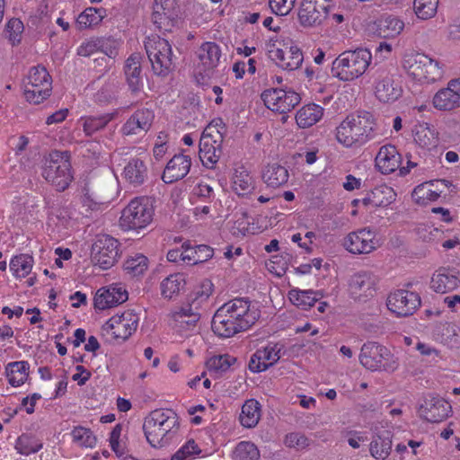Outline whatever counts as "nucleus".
I'll list each match as a JSON object with an SVG mask.
<instances>
[{
	"label": "nucleus",
	"instance_id": "obj_48",
	"mask_svg": "<svg viewBox=\"0 0 460 460\" xmlns=\"http://www.w3.org/2000/svg\"><path fill=\"white\" fill-rule=\"evenodd\" d=\"M118 82L111 80L106 82L94 94V101L99 104H110L115 99L118 93Z\"/></svg>",
	"mask_w": 460,
	"mask_h": 460
},
{
	"label": "nucleus",
	"instance_id": "obj_52",
	"mask_svg": "<svg viewBox=\"0 0 460 460\" xmlns=\"http://www.w3.org/2000/svg\"><path fill=\"white\" fill-rule=\"evenodd\" d=\"M102 19L101 10L96 8H86L76 19V25L80 30L87 29L97 25Z\"/></svg>",
	"mask_w": 460,
	"mask_h": 460
},
{
	"label": "nucleus",
	"instance_id": "obj_26",
	"mask_svg": "<svg viewBox=\"0 0 460 460\" xmlns=\"http://www.w3.org/2000/svg\"><path fill=\"white\" fill-rule=\"evenodd\" d=\"M375 161L376 168L382 173L389 174L399 168L401 155L394 146L385 145L379 149Z\"/></svg>",
	"mask_w": 460,
	"mask_h": 460
},
{
	"label": "nucleus",
	"instance_id": "obj_43",
	"mask_svg": "<svg viewBox=\"0 0 460 460\" xmlns=\"http://www.w3.org/2000/svg\"><path fill=\"white\" fill-rule=\"evenodd\" d=\"M213 255L214 250L208 245L200 244L192 247L190 244L185 243V258L187 259V262L190 264L205 262L211 259Z\"/></svg>",
	"mask_w": 460,
	"mask_h": 460
},
{
	"label": "nucleus",
	"instance_id": "obj_57",
	"mask_svg": "<svg viewBox=\"0 0 460 460\" xmlns=\"http://www.w3.org/2000/svg\"><path fill=\"white\" fill-rule=\"evenodd\" d=\"M287 447L303 450L310 446V439L301 432L288 433L283 440Z\"/></svg>",
	"mask_w": 460,
	"mask_h": 460
},
{
	"label": "nucleus",
	"instance_id": "obj_55",
	"mask_svg": "<svg viewBox=\"0 0 460 460\" xmlns=\"http://www.w3.org/2000/svg\"><path fill=\"white\" fill-rule=\"evenodd\" d=\"M170 315L171 317H176L177 315L183 317L189 316V318L192 319L191 321L199 322L201 315L199 303L197 301V298L193 299L191 302L184 303L172 311Z\"/></svg>",
	"mask_w": 460,
	"mask_h": 460
},
{
	"label": "nucleus",
	"instance_id": "obj_28",
	"mask_svg": "<svg viewBox=\"0 0 460 460\" xmlns=\"http://www.w3.org/2000/svg\"><path fill=\"white\" fill-rule=\"evenodd\" d=\"M141 57L138 53L132 54L125 64V75L128 88L132 93H138L143 86L141 77Z\"/></svg>",
	"mask_w": 460,
	"mask_h": 460
},
{
	"label": "nucleus",
	"instance_id": "obj_25",
	"mask_svg": "<svg viewBox=\"0 0 460 460\" xmlns=\"http://www.w3.org/2000/svg\"><path fill=\"white\" fill-rule=\"evenodd\" d=\"M191 159L182 154L175 155L166 164L162 179L165 183H172L184 178L190 172Z\"/></svg>",
	"mask_w": 460,
	"mask_h": 460
},
{
	"label": "nucleus",
	"instance_id": "obj_46",
	"mask_svg": "<svg viewBox=\"0 0 460 460\" xmlns=\"http://www.w3.org/2000/svg\"><path fill=\"white\" fill-rule=\"evenodd\" d=\"M414 141L420 146L427 149L436 147L438 143V139L434 130L427 125H420L416 128L414 133Z\"/></svg>",
	"mask_w": 460,
	"mask_h": 460
},
{
	"label": "nucleus",
	"instance_id": "obj_63",
	"mask_svg": "<svg viewBox=\"0 0 460 460\" xmlns=\"http://www.w3.org/2000/svg\"><path fill=\"white\" fill-rule=\"evenodd\" d=\"M99 51L104 53L111 58H114L118 55V42L110 38H100Z\"/></svg>",
	"mask_w": 460,
	"mask_h": 460
},
{
	"label": "nucleus",
	"instance_id": "obj_47",
	"mask_svg": "<svg viewBox=\"0 0 460 460\" xmlns=\"http://www.w3.org/2000/svg\"><path fill=\"white\" fill-rule=\"evenodd\" d=\"M169 6L170 5H166L164 1L155 0L152 21L159 30H171L170 26L172 25V21L166 13Z\"/></svg>",
	"mask_w": 460,
	"mask_h": 460
},
{
	"label": "nucleus",
	"instance_id": "obj_23",
	"mask_svg": "<svg viewBox=\"0 0 460 460\" xmlns=\"http://www.w3.org/2000/svg\"><path fill=\"white\" fill-rule=\"evenodd\" d=\"M451 406L447 402L439 397L426 398L419 409L420 416L429 422H440L444 420L450 411Z\"/></svg>",
	"mask_w": 460,
	"mask_h": 460
},
{
	"label": "nucleus",
	"instance_id": "obj_49",
	"mask_svg": "<svg viewBox=\"0 0 460 460\" xmlns=\"http://www.w3.org/2000/svg\"><path fill=\"white\" fill-rule=\"evenodd\" d=\"M234 460H259L260 451L250 441H242L237 444L233 453Z\"/></svg>",
	"mask_w": 460,
	"mask_h": 460
},
{
	"label": "nucleus",
	"instance_id": "obj_21",
	"mask_svg": "<svg viewBox=\"0 0 460 460\" xmlns=\"http://www.w3.org/2000/svg\"><path fill=\"white\" fill-rule=\"evenodd\" d=\"M283 346L279 343H269L262 349H259L251 357L249 369L253 373L265 371L277 363L281 358Z\"/></svg>",
	"mask_w": 460,
	"mask_h": 460
},
{
	"label": "nucleus",
	"instance_id": "obj_14",
	"mask_svg": "<svg viewBox=\"0 0 460 460\" xmlns=\"http://www.w3.org/2000/svg\"><path fill=\"white\" fill-rule=\"evenodd\" d=\"M261 99L268 109L279 113H287L292 111L301 100L299 94L296 92L285 91L279 88H270L263 91Z\"/></svg>",
	"mask_w": 460,
	"mask_h": 460
},
{
	"label": "nucleus",
	"instance_id": "obj_12",
	"mask_svg": "<svg viewBox=\"0 0 460 460\" xmlns=\"http://www.w3.org/2000/svg\"><path fill=\"white\" fill-rule=\"evenodd\" d=\"M119 241L109 234L96 235L92 244V261L102 270L111 268L119 257Z\"/></svg>",
	"mask_w": 460,
	"mask_h": 460
},
{
	"label": "nucleus",
	"instance_id": "obj_35",
	"mask_svg": "<svg viewBox=\"0 0 460 460\" xmlns=\"http://www.w3.org/2000/svg\"><path fill=\"white\" fill-rule=\"evenodd\" d=\"M404 28V23L394 15H385L377 22V33L381 38H394L399 35Z\"/></svg>",
	"mask_w": 460,
	"mask_h": 460
},
{
	"label": "nucleus",
	"instance_id": "obj_42",
	"mask_svg": "<svg viewBox=\"0 0 460 460\" xmlns=\"http://www.w3.org/2000/svg\"><path fill=\"white\" fill-rule=\"evenodd\" d=\"M235 360V358L227 354L217 355L208 358L206 362V367L211 376L220 377L230 368Z\"/></svg>",
	"mask_w": 460,
	"mask_h": 460
},
{
	"label": "nucleus",
	"instance_id": "obj_41",
	"mask_svg": "<svg viewBox=\"0 0 460 460\" xmlns=\"http://www.w3.org/2000/svg\"><path fill=\"white\" fill-rule=\"evenodd\" d=\"M320 297L318 293L312 290L291 289L288 292L290 302L303 310L312 307Z\"/></svg>",
	"mask_w": 460,
	"mask_h": 460
},
{
	"label": "nucleus",
	"instance_id": "obj_15",
	"mask_svg": "<svg viewBox=\"0 0 460 460\" xmlns=\"http://www.w3.org/2000/svg\"><path fill=\"white\" fill-rule=\"evenodd\" d=\"M332 0H303L298 10V20L304 27L320 25L328 16Z\"/></svg>",
	"mask_w": 460,
	"mask_h": 460
},
{
	"label": "nucleus",
	"instance_id": "obj_16",
	"mask_svg": "<svg viewBox=\"0 0 460 460\" xmlns=\"http://www.w3.org/2000/svg\"><path fill=\"white\" fill-rule=\"evenodd\" d=\"M375 93L376 98L383 102H393L402 94V87L397 84L386 68L378 67L373 74Z\"/></svg>",
	"mask_w": 460,
	"mask_h": 460
},
{
	"label": "nucleus",
	"instance_id": "obj_22",
	"mask_svg": "<svg viewBox=\"0 0 460 460\" xmlns=\"http://www.w3.org/2000/svg\"><path fill=\"white\" fill-rule=\"evenodd\" d=\"M155 119L153 111L143 108L136 111L124 123L121 133L124 136H142L151 128Z\"/></svg>",
	"mask_w": 460,
	"mask_h": 460
},
{
	"label": "nucleus",
	"instance_id": "obj_1",
	"mask_svg": "<svg viewBox=\"0 0 460 460\" xmlns=\"http://www.w3.org/2000/svg\"><path fill=\"white\" fill-rule=\"evenodd\" d=\"M260 317L261 312L252 301L236 297L217 310L211 326L217 336L230 338L250 329Z\"/></svg>",
	"mask_w": 460,
	"mask_h": 460
},
{
	"label": "nucleus",
	"instance_id": "obj_11",
	"mask_svg": "<svg viewBox=\"0 0 460 460\" xmlns=\"http://www.w3.org/2000/svg\"><path fill=\"white\" fill-rule=\"evenodd\" d=\"M23 85L26 100L40 104L50 95L52 80L44 66H37L31 68Z\"/></svg>",
	"mask_w": 460,
	"mask_h": 460
},
{
	"label": "nucleus",
	"instance_id": "obj_6",
	"mask_svg": "<svg viewBox=\"0 0 460 460\" xmlns=\"http://www.w3.org/2000/svg\"><path fill=\"white\" fill-rule=\"evenodd\" d=\"M145 49L155 75L166 76L174 69L175 57L167 40L157 35L150 36L145 41Z\"/></svg>",
	"mask_w": 460,
	"mask_h": 460
},
{
	"label": "nucleus",
	"instance_id": "obj_40",
	"mask_svg": "<svg viewBox=\"0 0 460 460\" xmlns=\"http://www.w3.org/2000/svg\"><path fill=\"white\" fill-rule=\"evenodd\" d=\"M117 115V112L105 113L100 116H87L81 118L83 128L87 136H92L95 132L103 129L110 121Z\"/></svg>",
	"mask_w": 460,
	"mask_h": 460
},
{
	"label": "nucleus",
	"instance_id": "obj_20",
	"mask_svg": "<svg viewBox=\"0 0 460 460\" xmlns=\"http://www.w3.org/2000/svg\"><path fill=\"white\" fill-rule=\"evenodd\" d=\"M269 57L278 66L288 71L299 68L304 60L302 50L293 44L285 45L284 49H271L269 51Z\"/></svg>",
	"mask_w": 460,
	"mask_h": 460
},
{
	"label": "nucleus",
	"instance_id": "obj_44",
	"mask_svg": "<svg viewBox=\"0 0 460 460\" xmlns=\"http://www.w3.org/2000/svg\"><path fill=\"white\" fill-rule=\"evenodd\" d=\"M33 266V258L27 254L14 256L10 261V270L17 279L28 276Z\"/></svg>",
	"mask_w": 460,
	"mask_h": 460
},
{
	"label": "nucleus",
	"instance_id": "obj_61",
	"mask_svg": "<svg viewBox=\"0 0 460 460\" xmlns=\"http://www.w3.org/2000/svg\"><path fill=\"white\" fill-rule=\"evenodd\" d=\"M84 205L89 207L91 209H99L101 206L106 203V199L97 195L88 187L84 188Z\"/></svg>",
	"mask_w": 460,
	"mask_h": 460
},
{
	"label": "nucleus",
	"instance_id": "obj_19",
	"mask_svg": "<svg viewBox=\"0 0 460 460\" xmlns=\"http://www.w3.org/2000/svg\"><path fill=\"white\" fill-rule=\"evenodd\" d=\"M348 252L353 254L370 253L377 247L376 234L369 229L363 228L349 233L343 242Z\"/></svg>",
	"mask_w": 460,
	"mask_h": 460
},
{
	"label": "nucleus",
	"instance_id": "obj_39",
	"mask_svg": "<svg viewBox=\"0 0 460 460\" xmlns=\"http://www.w3.org/2000/svg\"><path fill=\"white\" fill-rule=\"evenodd\" d=\"M29 364L26 361L9 363L5 367L8 382L12 386H20L24 384L29 375Z\"/></svg>",
	"mask_w": 460,
	"mask_h": 460
},
{
	"label": "nucleus",
	"instance_id": "obj_56",
	"mask_svg": "<svg viewBox=\"0 0 460 460\" xmlns=\"http://www.w3.org/2000/svg\"><path fill=\"white\" fill-rule=\"evenodd\" d=\"M73 440L81 447L93 448L97 442L96 437L90 429L84 427H75L71 433Z\"/></svg>",
	"mask_w": 460,
	"mask_h": 460
},
{
	"label": "nucleus",
	"instance_id": "obj_64",
	"mask_svg": "<svg viewBox=\"0 0 460 460\" xmlns=\"http://www.w3.org/2000/svg\"><path fill=\"white\" fill-rule=\"evenodd\" d=\"M172 319L175 322L176 328L180 332L184 331H192L196 327L198 322H193L191 318L183 317L181 315H177L176 317H172Z\"/></svg>",
	"mask_w": 460,
	"mask_h": 460
},
{
	"label": "nucleus",
	"instance_id": "obj_54",
	"mask_svg": "<svg viewBox=\"0 0 460 460\" xmlns=\"http://www.w3.org/2000/svg\"><path fill=\"white\" fill-rule=\"evenodd\" d=\"M438 6V0H414L413 7L416 15L422 19L427 20L432 18Z\"/></svg>",
	"mask_w": 460,
	"mask_h": 460
},
{
	"label": "nucleus",
	"instance_id": "obj_62",
	"mask_svg": "<svg viewBox=\"0 0 460 460\" xmlns=\"http://www.w3.org/2000/svg\"><path fill=\"white\" fill-rule=\"evenodd\" d=\"M100 38H91L84 41L77 49V55L90 57L99 51Z\"/></svg>",
	"mask_w": 460,
	"mask_h": 460
},
{
	"label": "nucleus",
	"instance_id": "obj_60",
	"mask_svg": "<svg viewBox=\"0 0 460 460\" xmlns=\"http://www.w3.org/2000/svg\"><path fill=\"white\" fill-rule=\"evenodd\" d=\"M296 0H269L271 11L280 16L288 14L294 8Z\"/></svg>",
	"mask_w": 460,
	"mask_h": 460
},
{
	"label": "nucleus",
	"instance_id": "obj_58",
	"mask_svg": "<svg viewBox=\"0 0 460 460\" xmlns=\"http://www.w3.org/2000/svg\"><path fill=\"white\" fill-rule=\"evenodd\" d=\"M5 31L9 40L16 45L21 42L24 26L20 19L13 18L7 22Z\"/></svg>",
	"mask_w": 460,
	"mask_h": 460
},
{
	"label": "nucleus",
	"instance_id": "obj_36",
	"mask_svg": "<svg viewBox=\"0 0 460 460\" xmlns=\"http://www.w3.org/2000/svg\"><path fill=\"white\" fill-rule=\"evenodd\" d=\"M264 182L272 188L285 184L288 180V172L286 167L275 163L268 164L262 172Z\"/></svg>",
	"mask_w": 460,
	"mask_h": 460
},
{
	"label": "nucleus",
	"instance_id": "obj_13",
	"mask_svg": "<svg viewBox=\"0 0 460 460\" xmlns=\"http://www.w3.org/2000/svg\"><path fill=\"white\" fill-rule=\"evenodd\" d=\"M378 281L377 276L371 271L361 270L356 272L349 279V294L356 301L367 302L375 296Z\"/></svg>",
	"mask_w": 460,
	"mask_h": 460
},
{
	"label": "nucleus",
	"instance_id": "obj_3",
	"mask_svg": "<svg viewBox=\"0 0 460 460\" xmlns=\"http://www.w3.org/2000/svg\"><path fill=\"white\" fill-rule=\"evenodd\" d=\"M178 427V418L171 410L153 411L144 420L143 430L147 442L153 447L167 445Z\"/></svg>",
	"mask_w": 460,
	"mask_h": 460
},
{
	"label": "nucleus",
	"instance_id": "obj_8",
	"mask_svg": "<svg viewBox=\"0 0 460 460\" xmlns=\"http://www.w3.org/2000/svg\"><path fill=\"white\" fill-rule=\"evenodd\" d=\"M359 362L371 371H394L398 367L397 359L390 350L374 341H367L361 347Z\"/></svg>",
	"mask_w": 460,
	"mask_h": 460
},
{
	"label": "nucleus",
	"instance_id": "obj_29",
	"mask_svg": "<svg viewBox=\"0 0 460 460\" xmlns=\"http://www.w3.org/2000/svg\"><path fill=\"white\" fill-rule=\"evenodd\" d=\"M433 107L440 111H451L460 107V100L447 83V87L439 89L432 98Z\"/></svg>",
	"mask_w": 460,
	"mask_h": 460
},
{
	"label": "nucleus",
	"instance_id": "obj_30",
	"mask_svg": "<svg viewBox=\"0 0 460 460\" xmlns=\"http://www.w3.org/2000/svg\"><path fill=\"white\" fill-rule=\"evenodd\" d=\"M148 176V170L144 161L138 158L131 159L124 168L123 177L134 187L142 185Z\"/></svg>",
	"mask_w": 460,
	"mask_h": 460
},
{
	"label": "nucleus",
	"instance_id": "obj_33",
	"mask_svg": "<svg viewBox=\"0 0 460 460\" xmlns=\"http://www.w3.org/2000/svg\"><path fill=\"white\" fill-rule=\"evenodd\" d=\"M323 115V109L317 104H308L302 107L296 115L299 128H306L318 122Z\"/></svg>",
	"mask_w": 460,
	"mask_h": 460
},
{
	"label": "nucleus",
	"instance_id": "obj_32",
	"mask_svg": "<svg viewBox=\"0 0 460 460\" xmlns=\"http://www.w3.org/2000/svg\"><path fill=\"white\" fill-rule=\"evenodd\" d=\"M232 184L234 191L238 196L250 194L255 188V182L252 176L243 166L235 169Z\"/></svg>",
	"mask_w": 460,
	"mask_h": 460
},
{
	"label": "nucleus",
	"instance_id": "obj_4",
	"mask_svg": "<svg viewBox=\"0 0 460 460\" xmlns=\"http://www.w3.org/2000/svg\"><path fill=\"white\" fill-rule=\"evenodd\" d=\"M371 52L367 49L344 51L332 63V75L342 82H349L361 76L370 65Z\"/></svg>",
	"mask_w": 460,
	"mask_h": 460
},
{
	"label": "nucleus",
	"instance_id": "obj_50",
	"mask_svg": "<svg viewBox=\"0 0 460 460\" xmlns=\"http://www.w3.org/2000/svg\"><path fill=\"white\" fill-rule=\"evenodd\" d=\"M431 185L430 182H425L414 188L411 196L417 204L426 205L428 202L438 199L439 193L431 190Z\"/></svg>",
	"mask_w": 460,
	"mask_h": 460
},
{
	"label": "nucleus",
	"instance_id": "obj_37",
	"mask_svg": "<svg viewBox=\"0 0 460 460\" xmlns=\"http://www.w3.org/2000/svg\"><path fill=\"white\" fill-rule=\"evenodd\" d=\"M261 416L260 402L254 399H250L243 403L239 419L243 427L251 429L258 424Z\"/></svg>",
	"mask_w": 460,
	"mask_h": 460
},
{
	"label": "nucleus",
	"instance_id": "obj_2",
	"mask_svg": "<svg viewBox=\"0 0 460 460\" xmlns=\"http://www.w3.org/2000/svg\"><path fill=\"white\" fill-rule=\"evenodd\" d=\"M377 135L373 116L366 111L347 116L336 128V138L346 147L365 145Z\"/></svg>",
	"mask_w": 460,
	"mask_h": 460
},
{
	"label": "nucleus",
	"instance_id": "obj_10",
	"mask_svg": "<svg viewBox=\"0 0 460 460\" xmlns=\"http://www.w3.org/2000/svg\"><path fill=\"white\" fill-rule=\"evenodd\" d=\"M154 208L146 197L136 198L122 210L120 226L127 230L145 228L153 219Z\"/></svg>",
	"mask_w": 460,
	"mask_h": 460
},
{
	"label": "nucleus",
	"instance_id": "obj_17",
	"mask_svg": "<svg viewBox=\"0 0 460 460\" xmlns=\"http://www.w3.org/2000/svg\"><path fill=\"white\" fill-rule=\"evenodd\" d=\"M386 305L391 312L405 317L413 314L420 305V297L417 293L399 289L388 296Z\"/></svg>",
	"mask_w": 460,
	"mask_h": 460
},
{
	"label": "nucleus",
	"instance_id": "obj_7",
	"mask_svg": "<svg viewBox=\"0 0 460 460\" xmlns=\"http://www.w3.org/2000/svg\"><path fill=\"white\" fill-rule=\"evenodd\" d=\"M67 152L53 151L46 158L42 176L58 191L65 190L73 180Z\"/></svg>",
	"mask_w": 460,
	"mask_h": 460
},
{
	"label": "nucleus",
	"instance_id": "obj_34",
	"mask_svg": "<svg viewBox=\"0 0 460 460\" xmlns=\"http://www.w3.org/2000/svg\"><path fill=\"white\" fill-rule=\"evenodd\" d=\"M185 285L186 279L184 274H171L160 283L161 295L165 299H172L180 294Z\"/></svg>",
	"mask_w": 460,
	"mask_h": 460
},
{
	"label": "nucleus",
	"instance_id": "obj_38",
	"mask_svg": "<svg viewBox=\"0 0 460 460\" xmlns=\"http://www.w3.org/2000/svg\"><path fill=\"white\" fill-rule=\"evenodd\" d=\"M370 453L376 459H386L392 450V436L390 431L377 435L370 443Z\"/></svg>",
	"mask_w": 460,
	"mask_h": 460
},
{
	"label": "nucleus",
	"instance_id": "obj_18",
	"mask_svg": "<svg viewBox=\"0 0 460 460\" xmlns=\"http://www.w3.org/2000/svg\"><path fill=\"white\" fill-rule=\"evenodd\" d=\"M139 317L133 311H126L120 315L116 314L106 323L107 330L116 340L126 341L137 330Z\"/></svg>",
	"mask_w": 460,
	"mask_h": 460
},
{
	"label": "nucleus",
	"instance_id": "obj_9",
	"mask_svg": "<svg viewBox=\"0 0 460 460\" xmlns=\"http://www.w3.org/2000/svg\"><path fill=\"white\" fill-rule=\"evenodd\" d=\"M222 124L220 119L213 120L201 135L199 155L207 168H214L222 155L223 134L217 128Z\"/></svg>",
	"mask_w": 460,
	"mask_h": 460
},
{
	"label": "nucleus",
	"instance_id": "obj_51",
	"mask_svg": "<svg viewBox=\"0 0 460 460\" xmlns=\"http://www.w3.org/2000/svg\"><path fill=\"white\" fill-rule=\"evenodd\" d=\"M42 448V444L34 438L26 434L21 435L15 443V449L17 452L23 456L35 454Z\"/></svg>",
	"mask_w": 460,
	"mask_h": 460
},
{
	"label": "nucleus",
	"instance_id": "obj_5",
	"mask_svg": "<svg viewBox=\"0 0 460 460\" xmlns=\"http://www.w3.org/2000/svg\"><path fill=\"white\" fill-rule=\"evenodd\" d=\"M402 66L407 74L421 84H434L444 76V66L423 53L405 56Z\"/></svg>",
	"mask_w": 460,
	"mask_h": 460
},
{
	"label": "nucleus",
	"instance_id": "obj_31",
	"mask_svg": "<svg viewBox=\"0 0 460 460\" xmlns=\"http://www.w3.org/2000/svg\"><path fill=\"white\" fill-rule=\"evenodd\" d=\"M198 56L203 66V70L209 71L218 65L221 49L215 42H205L200 46Z\"/></svg>",
	"mask_w": 460,
	"mask_h": 460
},
{
	"label": "nucleus",
	"instance_id": "obj_45",
	"mask_svg": "<svg viewBox=\"0 0 460 460\" xmlns=\"http://www.w3.org/2000/svg\"><path fill=\"white\" fill-rule=\"evenodd\" d=\"M372 207H387L395 200L396 193L387 185H379L372 190Z\"/></svg>",
	"mask_w": 460,
	"mask_h": 460
},
{
	"label": "nucleus",
	"instance_id": "obj_24",
	"mask_svg": "<svg viewBox=\"0 0 460 460\" xmlns=\"http://www.w3.org/2000/svg\"><path fill=\"white\" fill-rule=\"evenodd\" d=\"M128 298L127 290L120 285H112L100 289L94 297V307L104 310L122 304Z\"/></svg>",
	"mask_w": 460,
	"mask_h": 460
},
{
	"label": "nucleus",
	"instance_id": "obj_59",
	"mask_svg": "<svg viewBox=\"0 0 460 460\" xmlns=\"http://www.w3.org/2000/svg\"><path fill=\"white\" fill-rule=\"evenodd\" d=\"M199 452L200 450L196 442L193 439H190L172 456L171 460H187Z\"/></svg>",
	"mask_w": 460,
	"mask_h": 460
},
{
	"label": "nucleus",
	"instance_id": "obj_27",
	"mask_svg": "<svg viewBox=\"0 0 460 460\" xmlns=\"http://www.w3.org/2000/svg\"><path fill=\"white\" fill-rule=\"evenodd\" d=\"M457 272L455 270L441 268L431 279V288L437 293H447L455 290L459 285Z\"/></svg>",
	"mask_w": 460,
	"mask_h": 460
},
{
	"label": "nucleus",
	"instance_id": "obj_53",
	"mask_svg": "<svg viewBox=\"0 0 460 460\" xmlns=\"http://www.w3.org/2000/svg\"><path fill=\"white\" fill-rule=\"evenodd\" d=\"M147 258L143 254H136L127 259L124 269L128 274L137 277L147 270Z\"/></svg>",
	"mask_w": 460,
	"mask_h": 460
}]
</instances>
